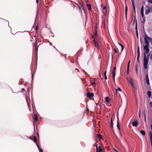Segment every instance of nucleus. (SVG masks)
Segmentation results:
<instances>
[{"instance_id": "nucleus-32", "label": "nucleus", "mask_w": 152, "mask_h": 152, "mask_svg": "<svg viewBox=\"0 0 152 152\" xmlns=\"http://www.w3.org/2000/svg\"><path fill=\"white\" fill-rule=\"evenodd\" d=\"M38 29V26H36V28H35V29H36V32H37Z\"/></svg>"}, {"instance_id": "nucleus-48", "label": "nucleus", "mask_w": 152, "mask_h": 152, "mask_svg": "<svg viewBox=\"0 0 152 152\" xmlns=\"http://www.w3.org/2000/svg\"><path fill=\"white\" fill-rule=\"evenodd\" d=\"M151 131L150 132H152V124L151 125Z\"/></svg>"}, {"instance_id": "nucleus-54", "label": "nucleus", "mask_w": 152, "mask_h": 152, "mask_svg": "<svg viewBox=\"0 0 152 152\" xmlns=\"http://www.w3.org/2000/svg\"><path fill=\"white\" fill-rule=\"evenodd\" d=\"M39 0H36V2L37 3H38Z\"/></svg>"}, {"instance_id": "nucleus-58", "label": "nucleus", "mask_w": 152, "mask_h": 152, "mask_svg": "<svg viewBox=\"0 0 152 152\" xmlns=\"http://www.w3.org/2000/svg\"><path fill=\"white\" fill-rule=\"evenodd\" d=\"M38 149H39V151L40 149H41V148H40V147H39V148H38Z\"/></svg>"}, {"instance_id": "nucleus-41", "label": "nucleus", "mask_w": 152, "mask_h": 152, "mask_svg": "<svg viewBox=\"0 0 152 152\" xmlns=\"http://www.w3.org/2000/svg\"><path fill=\"white\" fill-rule=\"evenodd\" d=\"M150 59L151 60H152V54L151 55L150 57Z\"/></svg>"}, {"instance_id": "nucleus-10", "label": "nucleus", "mask_w": 152, "mask_h": 152, "mask_svg": "<svg viewBox=\"0 0 152 152\" xmlns=\"http://www.w3.org/2000/svg\"><path fill=\"white\" fill-rule=\"evenodd\" d=\"M132 125L133 126L137 127L138 125V122L136 120L135 121H133L132 123Z\"/></svg>"}, {"instance_id": "nucleus-29", "label": "nucleus", "mask_w": 152, "mask_h": 152, "mask_svg": "<svg viewBox=\"0 0 152 152\" xmlns=\"http://www.w3.org/2000/svg\"><path fill=\"white\" fill-rule=\"evenodd\" d=\"M117 127L118 128V129H120V127H119V122L118 121H117Z\"/></svg>"}, {"instance_id": "nucleus-56", "label": "nucleus", "mask_w": 152, "mask_h": 152, "mask_svg": "<svg viewBox=\"0 0 152 152\" xmlns=\"http://www.w3.org/2000/svg\"><path fill=\"white\" fill-rule=\"evenodd\" d=\"M132 0V3H133V2H134V0Z\"/></svg>"}, {"instance_id": "nucleus-22", "label": "nucleus", "mask_w": 152, "mask_h": 152, "mask_svg": "<svg viewBox=\"0 0 152 152\" xmlns=\"http://www.w3.org/2000/svg\"><path fill=\"white\" fill-rule=\"evenodd\" d=\"M113 123L112 120V119L111 120V123H110V127L112 128L113 127Z\"/></svg>"}, {"instance_id": "nucleus-3", "label": "nucleus", "mask_w": 152, "mask_h": 152, "mask_svg": "<svg viewBox=\"0 0 152 152\" xmlns=\"http://www.w3.org/2000/svg\"><path fill=\"white\" fill-rule=\"evenodd\" d=\"M146 37H148V35L146 34H145V35L144 38L145 44L144 46H149V40L147 39Z\"/></svg>"}, {"instance_id": "nucleus-19", "label": "nucleus", "mask_w": 152, "mask_h": 152, "mask_svg": "<svg viewBox=\"0 0 152 152\" xmlns=\"http://www.w3.org/2000/svg\"><path fill=\"white\" fill-rule=\"evenodd\" d=\"M147 39L150 41L151 43H152V39L149 37L148 36V37H146Z\"/></svg>"}, {"instance_id": "nucleus-12", "label": "nucleus", "mask_w": 152, "mask_h": 152, "mask_svg": "<svg viewBox=\"0 0 152 152\" xmlns=\"http://www.w3.org/2000/svg\"><path fill=\"white\" fill-rule=\"evenodd\" d=\"M149 136L150 137L151 144L152 146V132H150L149 133Z\"/></svg>"}, {"instance_id": "nucleus-57", "label": "nucleus", "mask_w": 152, "mask_h": 152, "mask_svg": "<svg viewBox=\"0 0 152 152\" xmlns=\"http://www.w3.org/2000/svg\"><path fill=\"white\" fill-rule=\"evenodd\" d=\"M136 72L137 73V68L136 69Z\"/></svg>"}, {"instance_id": "nucleus-36", "label": "nucleus", "mask_w": 152, "mask_h": 152, "mask_svg": "<svg viewBox=\"0 0 152 152\" xmlns=\"http://www.w3.org/2000/svg\"><path fill=\"white\" fill-rule=\"evenodd\" d=\"M134 20H136V22H137V19L136 16L134 17Z\"/></svg>"}, {"instance_id": "nucleus-55", "label": "nucleus", "mask_w": 152, "mask_h": 152, "mask_svg": "<svg viewBox=\"0 0 152 152\" xmlns=\"http://www.w3.org/2000/svg\"><path fill=\"white\" fill-rule=\"evenodd\" d=\"M114 151H115L116 152H118V151H117L115 149H114Z\"/></svg>"}, {"instance_id": "nucleus-60", "label": "nucleus", "mask_w": 152, "mask_h": 152, "mask_svg": "<svg viewBox=\"0 0 152 152\" xmlns=\"http://www.w3.org/2000/svg\"><path fill=\"white\" fill-rule=\"evenodd\" d=\"M22 90H23V91H24V90H25V89H24V88H23V89H22Z\"/></svg>"}, {"instance_id": "nucleus-49", "label": "nucleus", "mask_w": 152, "mask_h": 152, "mask_svg": "<svg viewBox=\"0 0 152 152\" xmlns=\"http://www.w3.org/2000/svg\"><path fill=\"white\" fill-rule=\"evenodd\" d=\"M80 6H81V7H83V4L82 3L81 4V3H80Z\"/></svg>"}, {"instance_id": "nucleus-4", "label": "nucleus", "mask_w": 152, "mask_h": 152, "mask_svg": "<svg viewBox=\"0 0 152 152\" xmlns=\"http://www.w3.org/2000/svg\"><path fill=\"white\" fill-rule=\"evenodd\" d=\"M127 81L129 82V83L133 87V88H134V85L132 83V79L130 77H127Z\"/></svg>"}, {"instance_id": "nucleus-52", "label": "nucleus", "mask_w": 152, "mask_h": 152, "mask_svg": "<svg viewBox=\"0 0 152 152\" xmlns=\"http://www.w3.org/2000/svg\"><path fill=\"white\" fill-rule=\"evenodd\" d=\"M136 34H138V31L137 30H136Z\"/></svg>"}, {"instance_id": "nucleus-42", "label": "nucleus", "mask_w": 152, "mask_h": 152, "mask_svg": "<svg viewBox=\"0 0 152 152\" xmlns=\"http://www.w3.org/2000/svg\"><path fill=\"white\" fill-rule=\"evenodd\" d=\"M114 51L115 53H117V50L116 49H114Z\"/></svg>"}, {"instance_id": "nucleus-2", "label": "nucleus", "mask_w": 152, "mask_h": 152, "mask_svg": "<svg viewBox=\"0 0 152 152\" xmlns=\"http://www.w3.org/2000/svg\"><path fill=\"white\" fill-rule=\"evenodd\" d=\"M95 33L93 35H92L91 36L92 38H94L93 40L94 43V44L95 46L96 47V48L98 50H99L100 49V47L98 45V44L97 43V39H96V37L97 36V27L96 26L95 27Z\"/></svg>"}, {"instance_id": "nucleus-18", "label": "nucleus", "mask_w": 152, "mask_h": 152, "mask_svg": "<svg viewBox=\"0 0 152 152\" xmlns=\"http://www.w3.org/2000/svg\"><path fill=\"white\" fill-rule=\"evenodd\" d=\"M97 136L98 138L100 140H102V135L100 134H97Z\"/></svg>"}, {"instance_id": "nucleus-1", "label": "nucleus", "mask_w": 152, "mask_h": 152, "mask_svg": "<svg viewBox=\"0 0 152 152\" xmlns=\"http://www.w3.org/2000/svg\"><path fill=\"white\" fill-rule=\"evenodd\" d=\"M149 46H144L143 48L145 51L144 53V59H143V66L144 68L146 69L147 68V65L148 62L149 54L146 56V54L149 53L150 49L149 48Z\"/></svg>"}, {"instance_id": "nucleus-21", "label": "nucleus", "mask_w": 152, "mask_h": 152, "mask_svg": "<svg viewBox=\"0 0 152 152\" xmlns=\"http://www.w3.org/2000/svg\"><path fill=\"white\" fill-rule=\"evenodd\" d=\"M144 7L143 6H142L141 9V13H144Z\"/></svg>"}, {"instance_id": "nucleus-50", "label": "nucleus", "mask_w": 152, "mask_h": 152, "mask_svg": "<svg viewBox=\"0 0 152 152\" xmlns=\"http://www.w3.org/2000/svg\"><path fill=\"white\" fill-rule=\"evenodd\" d=\"M79 9L81 11V12H82V10H81V9L80 7H79Z\"/></svg>"}, {"instance_id": "nucleus-40", "label": "nucleus", "mask_w": 152, "mask_h": 152, "mask_svg": "<svg viewBox=\"0 0 152 152\" xmlns=\"http://www.w3.org/2000/svg\"><path fill=\"white\" fill-rule=\"evenodd\" d=\"M141 15L142 17H144V13H141Z\"/></svg>"}, {"instance_id": "nucleus-24", "label": "nucleus", "mask_w": 152, "mask_h": 152, "mask_svg": "<svg viewBox=\"0 0 152 152\" xmlns=\"http://www.w3.org/2000/svg\"><path fill=\"white\" fill-rule=\"evenodd\" d=\"M115 90H116V93H117V92L118 91H121V90L119 88H117V89H115Z\"/></svg>"}, {"instance_id": "nucleus-31", "label": "nucleus", "mask_w": 152, "mask_h": 152, "mask_svg": "<svg viewBox=\"0 0 152 152\" xmlns=\"http://www.w3.org/2000/svg\"><path fill=\"white\" fill-rule=\"evenodd\" d=\"M35 48H38V46H37V42H36L35 43Z\"/></svg>"}, {"instance_id": "nucleus-26", "label": "nucleus", "mask_w": 152, "mask_h": 152, "mask_svg": "<svg viewBox=\"0 0 152 152\" xmlns=\"http://www.w3.org/2000/svg\"><path fill=\"white\" fill-rule=\"evenodd\" d=\"M119 44L121 47V52L123 51V50H124V46H123L122 45L120 44V43H119Z\"/></svg>"}, {"instance_id": "nucleus-27", "label": "nucleus", "mask_w": 152, "mask_h": 152, "mask_svg": "<svg viewBox=\"0 0 152 152\" xmlns=\"http://www.w3.org/2000/svg\"><path fill=\"white\" fill-rule=\"evenodd\" d=\"M144 115L145 117V122H146V115H145V110H144Z\"/></svg>"}, {"instance_id": "nucleus-37", "label": "nucleus", "mask_w": 152, "mask_h": 152, "mask_svg": "<svg viewBox=\"0 0 152 152\" xmlns=\"http://www.w3.org/2000/svg\"><path fill=\"white\" fill-rule=\"evenodd\" d=\"M139 57H140V56L137 55V61H138L139 60Z\"/></svg>"}, {"instance_id": "nucleus-53", "label": "nucleus", "mask_w": 152, "mask_h": 152, "mask_svg": "<svg viewBox=\"0 0 152 152\" xmlns=\"http://www.w3.org/2000/svg\"><path fill=\"white\" fill-rule=\"evenodd\" d=\"M136 36H137V37L138 38V34H136Z\"/></svg>"}, {"instance_id": "nucleus-34", "label": "nucleus", "mask_w": 152, "mask_h": 152, "mask_svg": "<svg viewBox=\"0 0 152 152\" xmlns=\"http://www.w3.org/2000/svg\"><path fill=\"white\" fill-rule=\"evenodd\" d=\"M133 9L134 10V12L135 14L136 13L135 7H134Z\"/></svg>"}, {"instance_id": "nucleus-44", "label": "nucleus", "mask_w": 152, "mask_h": 152, "mask_svg": "<svg viewBox=\"0 0 152 152\" xmlns=\"http://www.w3.org/2000/svg\"><path fill=\"white\" fill-rule=\"evenodd\" d=\"M132 3L133 8H134V7H135V6L134 5V3L133 2V3Z\"/></svg>"}, {"instance_id": "nucleus-35", "label": "nucleus", "mask_w": 152, "mask_h": 152, "mask_svg": "<svg viewBox=\"0 0 152 152\" xmlns=\"http://www.w3.org/2000/svg\"><path fill=\"white\" fill-rule=\"evenodd\" d=\"M38 48H35V50L36 51V53H37L38 52Z\"/></svg>"}, {"instance_id": "nucleus-6", "label": "nucleus", "mask_w": 152, "mask_h": 152, "mask_svg": "<svg viewBox=\"0 0 152 152\" xmlns=\"http://www.w3.org/2000/svg\"><path fill=\"white\" fill-rule=\"evenodd\" d=\"M87 97L89 98H92L94 94L92 93L88 92L87 93Z\"/></svg>"}, {"instance_id": "nucleus-47", "label": "nucleus", "mask_w": 152, "mask_h": 152, "mask_svg": "<svg viewBox=\"0 0 152 152\" xmlns=\"http://www.w3.org/2000/svg\"><path fill=\"white\" fill-rule=\"evenodd\" d=\"M39 152H43V151L42 150V149H40L39 151Z\"/></svg>"}, {"instance_id": "nucleus-59", "label": "nucleus", "mask_w": 152, "mask_h": 152, "mask_svg": "<svg viewBox=\"0 0 152 152\" xmlns=\"http://www.w3.org/2000/svg\"><path fill=\"white\" fill-rule=\"evenodd\" d=\"M83 71L85 73H86V72L84 70H83Z\"/></svg>"}, {"instance_id": "nucleus-45", "label": "nucleus", "mask_w": 152, "mask_h": 152, "mask_svg": "<svg viewBox=\"0 0 152 152\" xmlns=\"http://www.w3.org/2000/svg\"><path fill=\"white\" fill-rule=\"evenodd\" d=\"M143 21L144 22H145V17H143Z\"/></svg>"}, {"instance_id": "nucleus-63", "label": "nucleus", "mask_w": 152, "mask_h": 152, "mask_svg": "<svg viewBox=\"0 0 152 152\" xmlns=\"http://www.w3.org/2000/svg\"><path fill=\"white\" fill-rule=\"evenodd\" d=\"M134 22H136V20H134Z\"/></svg>"}, {"instance_id": "nucleus-64", "label": "nucleus", "mask_w": 152, "mask_h": 152, "mask_svg": "<svg viewBox=\"0 0 152 152\" xmlns=\"http://www.w3.org/2000/svg\"><path fill=\"white\" fill-rule=\"evenodd\" d=\"M99 75H100V76H101V75L100 74H99Z\"/></svg>"}, {"instance_id": "nucleus-11", "label": "nucleus", "mask_w": 152, "mask_h": 152, "mask_svg": "<svg viewBox=\"0 0 152 152\" xmlns=\"http://www.w3.org/2000/svg\"><path fill=\"white\" fill-rule=\"evenodd\" d=\"M146 82L147 84L148 85H149L150 83H149V78H148V74H147L146 76Z\"/></svg>"}, {"instance_id": "nucleus-38", "label": "nucleus", "mask_w": 152, "mask_h": 152, "mask_svg": "<svg viewBox=\"0 0 152 152\" xmlns=\"http://www.w3.org/2000/svg\"><path fill=\"white\" fill-rule=\"evenodd\" d=\"M96 84V83L95 82H93L91 83V84L92 85H94Z\"/></svg>"}, {"instance_id": "nucleus-7", "label": "nucleus", "mask_w": 152, "mask_h": 152, "mask_svg": "<svg viewBox=\"0 0 152 152\" xmlns=\"http://www.w3.org/2000/svg\"><path fill=\"white\" fill-rule=\"evenodd\" d=\"M116 67L115 66L113 70V77L114 80V81L115 82V71L116 70Z\"/></svg>"}, {"instance_id": "nucleus-28", "label": "nucleus", "mask_w": 152, "mask_h": 152, "mask_svg": "<svg viewBox=\"0 0 152 152\" xmlns=\"http://www.w3.org/2000/svg\"><path fill=\"white\" fill-rule=\"evenodd\" d=\"M130 60L129 61V62L128 63V64L127 68H128V69H129V66H130L129 64H130Z\"/></svg>"}, {"instance_id": "nucleus-8", "label": "nucleus", "mask_w": 152, "mask_h": 152, "mask_svg": "<svg viewBox=\"0 0 152 152\" xmlns=\"http://www.w3.org/2000/svg\"><path fill=\"white\" fill-rule=\"evenodd\" d=\"M86 4L88 7V10H91V4H90L89 2L88 1H87L86 2Z\"/></svg>"}, {"instance_id": "nucleus-14", "label": "nucleus", "mask_w": 152, "mask_h": 152, "mask_svg": "<svg viewBox=\"0 0 152 152\" xmlns=\"http://www.w3.org/2000/svg\"><path fill=\"white\" fill-rule=\"evenodd\" d=\"M32 140L35 142V143H37V139L36 137L34 136Z\"/></svg>"}, {"instance_id": "nucleus-46", "label": "nucleus", "mask_w": 152, "mask_h": 152, "mask_svg": "<svg viewBox=\"0 0 152 152\" xmlns=\"http://www.w3.org/2000/svg\"><path fill=\"white\" fill-rule=\"evenodd\" d=\"M106 6H104L103 7V9L105 10H106Z\"/></svg>"}, {"instance_id": "nucleus-16", "label": "nucleus", "mask_w": 152, "mask_h": 152, "mask_svg": "<svg viewBox=\"0 0 152 152\" xmlns=\"http://www.w3.org/2000/svg\"><path fill=\"white\" fill-rule=\"evenodd\" d=\"M147 94H148V97L149 98H150L151 97V92L150 91H148V92Z\"/></svg>"}, {"instance_id": "nucleus-43", "label": "nucleus", "mask_w": 152, "mask_h": 152, "mask_svg": "<svg viewBox=\"0 0 152 152\" xmlns=\"http://www.w3.org/2000/svg\"><path fill=\"white\" fill-rule=\"evenodd\" d=\"M37 146V147L38 148H39V147H40L39 146V145L38 144H37V143H36Z\"/></svg>"}, {"instance_id": "nucleus-25", "label": "nucleus", "mask_w": 152, "mask_h": 152, "mask_svg": "<svg viewBox=\"0 0 152 152\" xmlns=\"http://www.w3.org/2000/svg\"><path fill=\"white\" fill-rule=\"evenodd\" d=\"M137 53H138L137 55L140 56V51H139V47L137 48Z\"/></svg>"}, {"instance_id": "nucleus-23", "label": "nucleus", "mask_w": 152, "mask_h": 152, "mask_svg": "<svg viewBox=\"0 0 152 152\" xmlns=\"http://www.w3.org/2000/svg\"><path fill=\"white\" fill-rule=\"evenodd\" d=\"M150 12L149 10H146L145 11V13L146 15H147L149 12Z\"/></svg>"}, {"instance_id": "nucleus-13", "label": "nucleus", "mask_w": 152, "mask_h": 152, "mask_svg": "<svg viewBox=\"0 0 152 152\" xmlns=\"http://www.w3.org/2000/svg\"><path fill=\"white\" fill-rule=\"evenodd\" d=\"M104 99L105 100V101L107 103L109 102L110 100V99L108 97H105Z\"/></svg>"}, {"instance_id": "nucleus-9", "label": "nucleus", "mask_w": 152, "mask_h": 152, "mask_svg": "<svg viewBox=\"0 0 152 152\" xmlns=\"http://www.w3.org/2000/svg\"><path fill=\"white\" fill-rule=\"evenodd\" d=\"M33 118L35 121L36 122L38 121V117L37 114L35 113L34 114Z\"/></svg>"}, {"instance_id": "nucleus-33", "label": "nucleus", "mask_w": 152, "mask_h": 152, "mask_svg": "<svg viewBox=\"0 0 152 152\" xmlns=\"http://www.w3.org/2000/svg\"><path fill=\"white\" fill-rule=\"evenodd\" d=\"M129 69L127 68V74H129Z\"/></svg>"}, {"instance_id": "nucleus-51", "label": "nucleus", "mask_w": 152, "mask_h": 152, "mask_svg": "<svg viewBox=\"0 0 152 152\" xmlns=\"http://www.w3.org/2000/svg\"><path fill=\"white\" fill-rule=\"evenodd\" d=\"M139 117H140V113L139 114Z\"/></svg>"}, {"instance_id": "nucleus-20", "label": "nucleus", "mask_w": 152, "mask_h": 152, "mask_svg": "<svg viewBox=\"0 0 152 152\" xmlns=\"http://www.w3.org/2000/svg\"><path fill=\"white\" fill-rule=\"evenodd\" d=\"M106 72H107V71H106L104 73V79L105 80H107V76H106Z\"/></svg>"}, {"instance_id": "nucleus-15", "label": "nucleus", "mask_w": 152, "mask_h": 152, "mask_svg": "<svg viewBox=\"0 0 152 152\" xmlns=\"http://www.w3.org/2000/svg\"><path fill=\"white\" fill-rule=\"evenodd\" d=\"M125 15H126V19L127 20V6H125Z\"/></svg>"}, {"instance_id": "nucleus-39", "label": "nucleus", "mask_w": 152, "mask_h": 152, "mask_svg": "<svg viewBox=\"0 0 152 152\" xmlns=\"http://www.w3.org/2000/svg\"><path fill=\"white\" fill-rule=\"evenodd\" d=\"M148 1L150 3L152 4V0H148Z\"/></svg>"}, {"instance_id": "nucleus-17", "label": "nucleus", "mask_w": 152, "mask_h": 152, "mask_svg": "<svg viewBox=\"0 0 152 152\" xmlns=\"http://www.w3.org/2000/svg\"><path fill=\"white\" fill-rule=\"evenodd\" d=\"M140 133L143 136L145 135V132L144 130H140Z\"/></svg>"}, {"instance_id": "nucleus-5", "label": "nucleus", "mask_w": 152, "mask_h": 152, "mask_svg": "<svg viewBox=\"0 0 152 152\" xmlns=\"http://www.w3.org/2000/svg\"><path fill=\"white\" fill-rule=\"evenodd\" d=\"M103 149L101 148L100 146H99L98 147L96 146V152H102Z\"/></svg>"}, {"instance_id": "nucleus-30", "label": "nucleus", "mask_w": 152, "mask_h": 152, "mask_svg": "<svg viewBox=\"0 0 152 152\" xmlns=\"http://www.w3.org/2000/svg\"><path fill=\"white\" fill-rule=\"evenodd\" d=\"M135 30H137V22H136V25H135Z\"/></svg>"}, {"instance_id": "nucleus-62", "label": "nucleus", "mask_w": 152, "mask_h": 152, "mask_svg": "<svg viewBox=\"0 0 152 152\" xmlns=\"http://www.w3.org/2000/svg\"><path fill=\"white\" fill-rule=\"evenodd\" d=\"M37 135H38V137H39V134H38V133H37Z\"/></svg>"}, {"instance_id": "nucleus-61", "label": "nucleus", "mask_w": 152, "mask_h": 152, "mask_svg": "<svg viewBox=\"0 0 152 152\" xmlns=\"http://www.w3.org/2000/svg\"><path fill=\"white\" fill-rule=\"evenodd\" d=\"M82 9H83V10H84V11L85 12V10H84V9L83 7L82 8Z\"/></svg>"}]
</instances>
